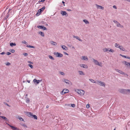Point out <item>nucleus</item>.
Returning a JSON list of instances; mask_svg holds the SVG:
<instances>
[{
    "instance_id": "obj_1",
    "label": "nucleus",
    "mask_w": 130,
    "mask_h": 130,
    "mask_svg": "<svg viewBox=\"0 0 130 130\" xmlns=\"http://www.w3.org/2000/svg\"><path fill=\"white\" fill-rule=\"evenodd\" d=\"M118 91L121 93L126 94L129 91H130V89H119Z\"/></svg>"
},
{
    "instance_id": "obj_2",
    "label": "nucleus",
    "mask_w": 130,
    "mask_h": 130,
    "mask_svg": "<svg viewBox=\"0 0 130 130\" xmlns=\"http://www.w3.org/2000/svg\"><path fill=\"white\" fill-rule=\"evenodd\" d=\"M92 60H93V62L95 64L100 66L101 67L103 66L101 62H99L98 61L93 58L92 59Z\"/></svg>"
},
{
    "instance_id": "obj_3",
    "label": "nucleus",
    "mask_w": 130,
    "mask_h": 130,
    "mask_svg": "<svg viewBox=\"0 0 130 130\" xmlns=\"http://www.w3.org/2000/svg\"><path fill=\"white\" fill-rule=\"evenodd\" d=\"M76 91L78 93L81 95H83L85 92L84 90L81 89H77L76 90Z\"/></svg>"
},
{
    "instance_id": "obj_4",
    "label": "nucleus",
    "mask_w": 130,
    "mask_h": 130,
    "mask_svg": "<svg viewBox=\"0 0 130 130\" xmlns=\"http://www.w3.org/2000/svg\"><path fill=\"white\" fill-rule=\"evenodd\" d=\"M54 55L57 57H61L63 56L62 54L58 52H55L54 53Z\"/></svg>"
},
{
    "instance_id": "obj_5",
    "label": "nucleus",
    "mask_w": 130,
    "mask_h": 130,
    "mask_svg": "<svg viewBox=\"0 0 130 130\" xmlns=\"http://www.w3.org/2000/svg\"><path fill=\"white\" fill-rule=\"evenodd\" d=\"M96 83L99 85H100L101 86L105 87V84L103 82H102L100 80H99Z\"/></svg>"
},
{
    "instance_id": "obj_6",
    "label": "nucleus",
    "mask_w": 130,
    "mask_h": 130,
    "mask_svg": "<svg viewBox=\"0 0 130 130\" xmlns=\"http://www.w3.org/2000/svg\"><path fill=\"white\" fill-rule=\"evenodd\" d=\"M113 22L117 24V27L122 28L123 27V26L120 24L118 21L114 20Z\"/></svg>"
},
{
    "instance_id": "obj_7",
    "label": "nucleus",
    "mask_w": 130,
    "mask_h": 130,
    "mask_svg": "<svg viewBox=\"0 0 130 130\" xmlns=\"http://www.w3.org/2000/svg\"><path fill=\"white\" fill-rule=\"evenodd\" d=\"M63 81L67 84L69 85H71L72 84L71 82L69 80L65 79H63Z\"/></svg>"
},
{
    "instance_id": "obj_8",
    "label": "nucleus",
    "mask_w": 130,
    "mask_h": 130,
    "mask_svg": "<svg viewBox=\"0 0 130 130\" xmlns=\"http://www.w3.org/2000/svg\"><path fill=\"white\" fill-rule=\"evenodd\" d=\"M69 91L67 89H64L62 91H61L60 93L62 94H64L65 93L69 92Z\"/></svg>"
},
{
    "instance_id": "obj_9",
    "label": "nucleus",
    "mask_w": 130,
    "mask_h": 130,
    "mask_svg": "<svg viewBox=\"0 0 130 130\" xmlns=\"http://www.w3.org/2000/svg\"><path fill=\"white\" fill-rule=\"evenodd\" d=\"M6 123L9 125L11 128V129L13 130H20V129L17 127H15L13 126H12L8 123Z\"/></svg>"
},
{
    "instance_id": "obj_10",
    "label": "nucleus",
    "mask_w": 130,
    "mask_h": 130,
    "mask_svg": "<svg viewBox=\"0 0 130 130\" xmlns=\"http://www.w3.org/2000/svg\"><path fill=\"white\" fill-rule=\"evenodd\" d=\"M37 27L39 28L42 29L44 30H47V28L45 27L44 26H41V25H39L38 26H37Z\"/></svg>"
},
{
    "instance_id": "obj_11",
    "label": "nucleus",
    "mask_w": 130,
    "mask_h": 130,
    "mask_svg": "<svg viewBox=\"0 0 130 130\" xmlns=\"http://www.w3.org/2000/svg\"><path fill=\"white\" fill-rule=\"evenodd\" d=\"M45 9V6L43 7L38 10V13H39V14H40V13L42 12Z\"/></svg>"
},
{
    "instance_id": "obj_12",
    "label": "nucleus",
    "mask_w": 130,
    "mask_h": 130,
    "mask_svg": "<svg viewBox=\"0 0 130 130\" xmlns=\"http://www.w3.org/2000/svg\"><path fill=\"white\" fill-rule=\"evenodd\" d=\"M26 114L29 117L33 118L32 117V113L28 112H26Z\"/></svg>"
},
{
    "instance_id": "obj_13",
    "label": "nucleus",
    "mask_w": 130,
    "mask_h": 130,
    "mask_svg": "<svg viewBox=\"0 0 130 130\" xmlns=\"http://www.w3.org/2000/svg\"><path fill=\"white\" fill-rule=\"evenodd\" d=\"M61 14L62 15H65L66 17L68 16V14L66 12L64 11H61Z\"/></svg>"
},
{
    "instance_id": "obj_14",
    "label": "nucleus",
    "mask_w": 130,
    "mask_h": 130,
    "mask_svg": "<svg viewBox=\"0 0 130 130\" xmlns=\"http://www.w3.org/2000/svg\"><path fill=\"white\" fill-rule=\"evenodd\" d=\"M95 5L96 6V7L98 9H99L102 10H103L104 9V7L102 6L98 5L96 4H95Z\"/></svg>"
},
{
    "instance_id": "obj_15",
    "label": "nucleus",
    "mask_w": 130,
    "mask_h": 130,
    "mask_svg": "<svg viewBox=\"0 0 130 130\" xmlns=\"http://www.w3.org/2000/svg\"><path fill=\"white\" fill-rule=\"evenodd\" d=\"M41 80H37L36 79H34L33 80V82L34 83L36 82L37 84H38L40 82H41Z\"/></svg>"
},
{
    "instance_id": "obj_16",
    "label": "nucleus",
    "mask_w": 130,
    "mask_h": 130,
    "mask_svg": "<svg viewBox=\"0 0 130 130\" xmlns=\"http://www.w3.org/2000/svg\"><path fill=\"white\" fill-rule=\"evenodd\" d=\"M81 67H83L85 68H87L88 67L87 65L85 64H80L79 65Z\"/></svg>"
},
{
    "instance_id": "obj_17",
    "label": "nucleus",
    "mask_w": 130,
    "mask_h": 130,
    "mask_svg": "<svg viewBox=\"0 0 130 130\" xmlns=\"http://www.w3.org/2000/svg\"><path fill=\"white\" fill-rule=\"evenodd\" d=\"M82 59L83 60H88V58L86 56H82Z\"/></svg>"
},
{
    "instance_id": "obj_18",
    "label": "nucleus",
    "mask_w": 130,
    "mask_h": 130,
    "mask_svg": "<svg viewBox=\"0 0 130 130\" xmlns=\"http://www.w3.org/2000/svg\"><path fill=\"white\" fill-rule=\"evenodd\" d=\"M115 70L116 71L118 72L119 73L122 74H123V73H124V72L123 71H121L120 70H119L118 69H115Z\"/></svg>"
},
{
    "instance_id": "obj_19",
    "label": "nucleus",
    "mask_w": 130,
    "mask_h": 130,
    "mask_svg": "<svg viewBox=\"0 0 130 130\" xmlns=\"http://www.w3.org/2000/svg\"><path fill=\"white\" fill-rule=\"evenodd\" d=\"M19 119L21 121H24V119L21 117L18 116V115L16 116L15 117Z\"/></svg>"
},
{
    "instance_id": "obj_20",
    "label": "nucleus",
    "mask_w": 130,
    "mask_h": 130,
    "mask_svg": "<svg viewBox=\"0 0 130 130\" xmlns=\"http://www.w3.org/2000/svg\"><path fill=\"white\" fill-rule=\"evenodd\" d=\"M50 43L52 45H56L57 44L56 42L53 41H50Z\"/></svg>"
},
{
    "instance_id": "obj_21",
    "label": "nucleus",
    "mask_w": 130,
    "mask_h": 130,
    "mask_svg": "<svg viewBox=\"0 0 130 130\" xmlns=\"http://www.w3.org/2000/svg\"><path fill=\"white\" fill-rule=\"evenodd\" d=\"M119 48L121 50L123 51H125V49L122 46H120Z\"/></svg>"
},
{
    "instance_id": "obj_22",
    "label": "nucleus",
    "mask_w": 130,
    "mask_h": 130,
    "mask_svg": "<svg viewBox=\"0 0 130 130\" xmlns=\"http://www.w3.org/2000/svg\"><path fill=\"white\" fill-rule=\"evenodd\" d=\"M61 47L63 50H68V49L67 47H66L64 45H62L61 46Z\"/></svg>"
},
{
    "instance_id": "obj_23",
    "label": "nucleus",
    "mask_w": 130,
    "mask_h": 130,
    "mask_svg": "<svg viewBox=\"0 0 130 130\" xmlns=\"http://www.w3.org/2000/svg\"><path fill=\"white\" fill-rule=\"evenodd\" d=\"M109 48H104L103 49V50L104 52H107V51L109 52Z\"/></svg>"
},
{
    "instance_id": "obj_24",
    "label": "nucleus",
    "mask_w": 130,
    "mask_h": 130,
    "mask_svg": "<svg viewBox=\"0 0 130 130\" xmlns=\"http://www.w3.org/2000/svg\"><path fill=\"white\" fill-rule=\"evenodd\" d=\"M26 101L27 103H29L30 102V100L28 98H26Z\"/></svg>"
},
{
    "instance_id": "obj_25",
    "label": "nucleus",
    "mask_w": 130,
    "mask_h": 130,
    "mask_svg": "<svg viewBox=\"0 0 130 130\" xmlns=\"http://www.w3.org/2000/svg\"><path fill=\"white\" fill-rule=\"evenodd\" d=\"M0 117L1 118H2L5 120L8 121V119L6 118L4 116H0Z\"/></svg>"
},
{
    "instance_id": "obj_26",
    "label": "nucleus",
    "mask_w": 130,
    "mask_h": 130,
    "mask_svg": "<svg viewBox=\"0 0 130 130\" xmlns=\"http://www.w3.org/2000/svg\"><path fill=\"white\" fill-rule=\"evenodd\" d=\"M83 21L85 22L86 24H89V22L86 20L84 19L83 20Z\"/></svg>"
},
{
    "instance_id": "obj_27",
    "label": "nucleus",
    "mask_w": 130,
    "mask_h": 130,
    "mask_svg": "<svg viewBox=\"0 0 130 130\" xmlns=\"http://www.w3.org/2000/svg\"><path fill=\"white\" fill-rule=\"evenodd\" d=\"M12 9H9L8 13H9L10 12V11ZM8 14V13L7 14V16H6V17L5 18L6 19H7L8 17H9V14Z\"/></svg>"
},
{
    "instance_id": "obj_28",
    "label": "nucleus",
    "mask_w": 130,
    "mask_h": 130,
    "mask_svg": "<svg viewBox=\"0 0 130 130\" xmlns=\"http://www.w3.org/2000/svg\"><path fill=\"white\" fill-rule=\"evenodd\" d=\"M79 74L80 75H84V74L83 71H78Z\"/></svg>"
},
{
    "instance_id": "obj_29",
    "label": "nucleus",
    "mask_w": 130,
    "mask_h": 130,
    "mask_svg": "<svg viewBox=\"0 0 130 130\" xmlns=\"http://www.w3.org/2000/svg\"><path fill=\"white\" fill-rule=\"evenodd\" d=\"M10 45L12 47L13 46H15L16 44L15 43H11L10 44Z\"/></svg>"
},
{
    "instance_id": "obj_30",
    "label": "nucleus",
    "mask_w": 130,
    "mask_h": 130,
    "mask_svg": "<svg viewBox=\"0 0 130 130\" xmlns=\"http://www.w3.org/2000/svg\"><path fill=\"white\" fill-rule=\"evenodd\" d=\"M39 34L42 36L44 37V34L43 32L42 31H40L39 32Z\"/></svg>"
},
{
    "instance_id": "obj_31",
    "label": "nucleus",
    "mask_w": 130,
    "mask_h": 130,
    "mask_svg": "<svg viewBox=\"0 0 130 130\" xmlns=\"http://www.w3.org/2000/svg\"><path fill=\"white\" fill-rule=\"evenodd\" d=\"M89 80L90 82H92V83H97V82H95V81L94 80H93V79H89Z\"/></svg>"
},
{
    "instance_id": "obj_32",
    "label": "nucleus",
    "mask_w": 130,
    "mask_h": 130,
    "mask_svg": "<svg viewBox=\"0 0 130 130\" xmlns=\"http://www.w3.org/2000/svg\"><path fill=\"white\" fill-rule=\"evenodd\" d=\"M120 46L117 43H116L115 44V47L119 48V47H120Z\"/></svg>"
},
{
    "instance_id": "obj_33",
    "label": "nucleus",
    "mask_w": 130,
    "mask_h": 130,
    "mask_svg": "<svg viewBox=\"0 0 130 130\" xmlns=\"http://www.w3.org/2000/svg\"><path fill=\"white\" fill-rule=\"evenodd\" d=\"M32 117H33L35 119L37 120V117L35 115H32Z\"/></svg>"
},
{
    "instance_id": "obj_34",
    "label": "nucleus",
    "mask_w": 130,
    "mask_h": 130,
    "mask_svg": "<svg viewBox=\"0 0 130 130\" xmlns=\"http://www.w3.org/2000/svg\"><path fill=\"white\" fill-rule=\"evenodd\" d=\"M120 55H121L122 57H124L125 58H127V59L128 58V57L127 56L123 55H122L121 54Z\"/></svg>"
},
{
    "instance_id": "obj_35",
    "label": "nucleus",
    "mask_w": 130,
    "mask_h": 130,
    "mask_svg": "<svg viewBox=\"0 0 130 130\" xmlns=\"http://www.w3.org/2000/svg\"><path fill=\"white\" fill-rule=\"evenodd\" d=\"M114 51L112 49H110L109 48V52H111V53H113L114 52Z\"/></svg>"
},
{
    "instance_id": "obj_36",
    "label": "nucleus",
    "mask_w": 130,
    "mask_h": 130,
    "mask_svg": "<svg viewBox=\"0 0 130 130\" xmlns=\"http://www.w3.org/2000/svg\"><path fill=\"white\" fill-rule=\"evenodd\" d=\"M59 73L61 75H64L65 74V73L63 72H61V71H60V72H59Z\"/></svg>"
},
{
    "instance_id": "obj_37",
    "label": "nucleus",
    "mask_w": 130,
    "mask_h": 130,
    "mask_svg": "<svg viewBox=\"0 0 130 130\" xmlns=\"http://www.w3.org/2000/svg\"><path fill=\"white\" fill-rule=\"evenodd\" d=\"M49 58H50V59H51L52 60H54V58L51 56V55H49L48 56Z\"/></svg>"
},
{
    "instance_id": "obj_38",
    "label": "nucleus",
    "mask_w": 130,
    "mask_h": 130,
    "mask_svg": "<svg viewBox=\"0 0 130 130\" xmlns=\"http://www.w3.org/2000/svg\"><path fill=\"white\" fill-rule=\"evenodd\" d=\"M76 38L80 41H82V40L80 39L79 38L78 36H76Z\"/></svg>"
},
{
    "instance_id": "obj_39",
    "label": "nucleus",
    "mask_w": 130,
    "mask_h": 130,
    "mask_svg": "<svg viewBox=\"0 0 130 130\" xmlns=\"http://www.w3.org/2000/svg\"><path fill=\"white\" fill-rule=\"evenodd\" d=\"M9 51L10 52H11L12 53H13L15 51L14 50L11 49V50H10Z\"/></svg>"
},
{
    "instance_id": "obj_40",
    "label": "nucleus",
    "mask_w": 130,
    "mask_h": 130,
    "mask_svg": "<svg viewBox=\"0 0 130 130\" xmlns=\"http://www.w3.org/2000/svg\"><path fill=\"white\" fill-rule=\"evenodd\" d=\"M22 43H23L24 44H28L27 43V42H26L25 41H22Z\"/></svg>"
},
{
    "instance_id": "obj_41",
    "label": "nucleus",
    "mask_w": 130,
    "mask_h": 130,
    "mask_svg": "<svg viewBox=\"0 0 130 130\" xmlns=\"http://www.w3.org/2000/svg\"><path fill=\"white\" fill-rule=\"evenodd\" d=\"M22 126H23L24 127H27V126L24 124H22Z\"/></svg>"
},
{
    "instance_id": "obj_42",
    "label": "nucleus",
    "mask_w": 130,
    "mask_h": 130,
    "mask_svg": "<svg viewBox=\"0 0 130 130\" xmlns=\"http://www.w3.org/2000/svg\"><path fill=\"white\" fill-rule=\"evenodd\" d=\"M123 74H124L125 76H128V75L126 73L124 72V73H123Z\"/></svg>"
},
{
    "instance_id": "obj_43",
    "label": "nucleus",
    "mask_w": 130,
    "mask_h": 130,
    "mask_svg": "<svg viewBox=\"0 0 130 130\" xmlns=\"http://www.w3.org/2000/svg\"><path fill=\"white\" fill-rule=\"evenodd\" d=\"M28 65L32 69L33 68V67L31 64H28Z\"/></svg>"
},
{
    "instance_id": "obj_44",
    "label": "nucleus",
    "mask_w": 130,
    "mask_h": 130,
    "mask_svg": "<svg viewBox=\"0 0 130 130\" xmlns=\"http://www.w3.org/2000/svg\"><path fill=\"white\" fill-rule=\"evenodd\" d=\"M23 55L25 56H27L28 55V54L26 53H25L23 54Z\"/></svg>"
},
{
    "instance_id": "obj_45",
    "label": "nucleus",
    "mask_w": 130,
    "mask_h": 130,
    "mask_svg": "<svg viewBox=\"0 0 130 130\" xmlns=\"http://www.w3.org/2000/svg\"><path fill=\"white\" fill-rule=\"evenodd\" d=\"M71 105L73 107H75V105L74 104H71Z\"/></svg>"
},
{
    "instance_id": "obj_46",
    "label": "nucleus",
    "mask_w": 130,
    "mask_h": 130,
    "mask_svg": "<svg viewBox=\"0 0 130 130\" xmlns=\"http://www.w3.org/2000/svg\"><path fill=\"white\" fill-rule=\"evenodd\" d=\"M6 65L9 66L10 64V63L9 62H7L5 63Z\"/></svg>"
},
{
    "instance_id": "obj_47",
    "label": "nucleus",
    "mask_w": 130,
    "mask_h": 130,
    "mask_svg": "<svg viewBox=\"0 0 130 130\" xmlns=\"http://www.w3.org/2000/svg\"><path fill=\"white\" fill-rule=\"evenodd\" d=\"M90 106L89 104H87L86 105V107L87 108H89L90 107Z\"/></svg>"
},
{
    "instance_id": "obj_48",
    "label": "nucleus",
    "mask_w": 130,
    "mask_h": 130,
    "mask_svg": "<svg viewBox=\"0 0 130 130\" xmlns=\"http://www.w3.org/2000/svg\"><path fill=\"white\" fill-rule=\"evenodd\" d=\"M4 103L5 104V105H7V106H8V107H10V106L6 103L4 102Z\"/></svg>"
},
{
    "instance_id": "obj_49",
    "label": "nucleus",
    "mask_w": 130,
    "mask_h": 130,
    "mask_svg": "<svg viewBox=\"0 0 130 130\" xmlns=\"http://www.w3.org/2000/svg\"><path fill=\"white\" fill-rule=\"evenodd\" d=\"M113 8L114 9H117V7L115 5H113Z\"/></svg>"
},
{
    "instance_id": "obj_50",
    "label": "nucleus",
    "mask_w": 130,
    "mask_h": 130,
    "mask_svg": "<svg viewBox=\"0 0 130 130\" xmlns=\"http://www.w3.org/2000/svg\"><path fill=\"white\" fill-rule=\"evenodd\" d=\"M11 54V53L9 52H7V54L8 55H9Z\"/></svg>"
},
{
    "instance_id": "obj_51",
    "label": "nucleus",
    "mask_w": 130,
    "mask_h": 130,
    "mask_svg": "<svg viewBox=\"0 0 130 130\" xmlns=\"http://www.w3.org/2000/svg\"><path fill=\"white\" fill-rule=\"evenodd\" d=\"M28 63H30V64H32L33 63V62L31 61H28Z\"/></svg>"
},
{
    "instance_id": "obj_52",
    "label": "nucleus",
    "mask_w": 130,
    "mask_h": 130,
    "mask_svg": "<svg viewBox=\"0 0 130 130\" xmlns=\"http://www.w3.org/2000/svg\"><path fill=\"white\" fill-rule=\"evenodd\" d=\"M5 54V53L4 52H3L2 53H1V54L2 55H4V54Z\"/></svg>"
},
{
    "instance_id": "obj_53",
    "label": "nucleus",
    "mask_w": 130,
    "mask_h": 130,
    "mask_svg": "<svg viewBox=\"0 0 130 130\" xmlns=\"http://www.w3.org/2000/svg\"><path fill=\"white\" fill-rule=\"evenodd\" d=\"M26 46L27 47H30V46H31V45H27Z\"/></svg>"
},
{
    "instance_id": "obj_54",
    "label": "nucleus",
    "mask_w": 130,
    "mask_h": 130,
    "mask_svg": "<svg viewBox=\"0 0 130 130\" xmlns=\"http://www.w3.org/2000/svg\"><path fill=\"white\" fill-rule=\"evenodd\" d=\"M64 53L65 55H68V54L66 52H64Z\"/></svg>"
},
{
    "instance_id": "obj_55",
    "label": "nucleus",
    "mask_w": 130,
    "mask_h": 130,
    "mask_svg": "<svg viewBox=\"0 0 130 130\" xmlns=\"http://www.w3.org/2000/svg\"><path fill=\"white\" fill-rule=\"evenodd\" d=\"M35 47V46H31L30 48H34Z\"/></svg>"
},
{
    "instance_id": "obj_56",
    "label": "nucleus",
    "mask_w": 130,
    "mask_h": 130,
    "mask_svg": "<svg viewBox=\"0 0 130 130\" xmlns=\"http://www.w3.org/2000/svg\"><path fill=\"white\" fill-rule=\"evenodd\" d=\"M68 11H71V10L70 9H68L67 10Z\"/></svg>"
},
{
    "instance_id": "obj_57",
    "label": "nucleus",
    "mask_w": 130,
    "mask_h": 130,
    "mask_svg": "<svg viewBox=\"0 0 130 130\" xmlns=\"http://www.w3.org/2000/svg\"><path fill=\"white\" fill-rule=\"evenodd\" d=\"M73 37L74 38H76V36H73Z\"/></svg>"
},
{
    "instance_id": "obj_58",
    "label": "nucleus",
    "mask_w": 130,
    "mask_h": 130,
    "mask_svg": "<svg viewBox=\"0 0 130 130\" xmlns=\"http://www.w3.org/2000/svg\"><path fill=\"white\" fill-rule=\"evenodd\" d=\"M30 80H27V82L28 83H30Z\"/></svg>"
},
{
    "instance_id": "obj_59",
    "label": "nucleus",
    "mask_w": 130,
    "mask_h": 130,
    "mask_svg": "<svg viewBox=\"0 0 130 130\" xmlns=\"http://www.w3.org/2000/svg\"><path fill=\"white\" fill-rule=\"evenodd\" d=\"M70 104H66V105H67V106H68V105H69V106H70Z\"/></svg>"
},
{
    "instance_id": "obj_60",
    "label": "nucleus",
    "mask_w": 130,
    "mask_h": 130,
    "mask_svg": "<svg viewBox=\"0 0 130 130\" xmlns=\"http://www.w3.org/2000/svg\"><path fill=\"white\" fill-rule=\"evenodd\" d=\"M46 108H48L49 107V106H47L46 107Z\"/></svg>"
},
{
    "instance_id": "obj_61",
    "label": "nucleus",
    "mask_w": 130,
    "mask_h": 130,
    "mask_svg": "<svg viewBox=\"0 0 130 130\" xmlns=\"http://www.w3.org/2000/svg\"><path fill=\"white\" fill-rule=\"evenodd\" d=\"M62 3L63 4H64L65 3V2H64L63 1H62Z\"/></svg>"
},
{
    "instance_id": "obj_62",
    "label": "nucleus",
    "mask_w": 130,
    "mask_h": 130,
    "mask_svg": "<svg viewBox=\"0 0 130 130\" xmlns=\"http://www.w3.org/2000/svg\"><path fill=\"white\" fill-rule=\"evenodd\" d=\"M45 1V0H41V2H43L44 1Z\"/></svg>"
},
{
    "instance_id": "obj_63",
    "label": "nucleus",
    "mask_w": 130,
    "mask_h": 130,
    "mask_svg": "<svg viewBox=\"0 0 130 130\" xmlns=\"http://www.w3.org/2000/svg\"><path fill=\"white\" fill-rule=\"evenodd\" d=\"M128 59H130V57H128Z\"/></svg>"
},
{
    "instance_id": "obj_64",
    "label": "nucleus",
    "mask_w": 130,
    "mask_h": 130,
    "mask_svg": "<svg viewBox=\"0 0 130 130\" xmlns=\"http://www.w3.org/2000/svg\"><path fill=\"white\" fill-rule=\"evenodd\" d=\"M72 48H74H74H75V47H74V46H73V47H72Z\"/></svg>"
}]
</instances>
